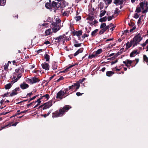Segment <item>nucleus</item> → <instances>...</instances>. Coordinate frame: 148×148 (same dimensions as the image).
Returning a JSON list of instances; mask_svg holds the SVG:
<instances>
[{
  "instance_id": "17",
  "label": "nucleus",
  "mask_w": 148,
  "mask_h": 148,
  "mask_svg": "<svg viewBox=\"0 0 148 148\" xmlns=\"http://www.w3.org/2000/svg\"><path fill=\"white\" fill-rule=\"evenodd\" d=\"M52 8H54L56 7H57L58 8L60 5V3H58L55 2L53 1L51 3V5Z\"/></svg>"
},
{
  "instance_id": "29",
  "label": "nucleus",
  "mask_w": 148,
  "mask_h": 148,
  "mask_svg": "<svg viewBox=\"0 0 148 148\" xmlns=\"http://www.w3.org/2000/svg\"><path fill=\"white\" fill-rule=\"evenodd\" d=\"M74 66V65H71L67 68L64 71H62V72H67L69 70V69Z\"/></svg>"
},
{
  "instance_id": "5",
  "label": "nucleus",
  "mask_w": 148,
  "mask_h": 148,
  "mask_svg": "<svg viewBox=\"0 0 148 148\" xmlns=\"http://www.w3.org/2000/svg\"><path fill=\"white\" fill-rule=\"evenodd\" d=\"M52 25L53 26V30L54 33L56 32L60 29V25L56 23H52Z\"/></svg>"
},
{
  "instance_id": "33",
  "label": "nucleus",
  "mask_w": 148,
  "mask_h": 148,
  "mask_svg": "<svg viewBox=\"0 0 148 148\" xmlns=\"http://www.w3.org/2000/svg\"><path fill=\"white\" fill-rule=\"evenodd\" d=\"M104 2L106 4H109L111 3L112 0H104Z\"/></svg>"
},
{
  "instance_id": "23",
  "label": "nucleus",
  "mask_w": 148,
  "mask_h": 148,
  "mask_svg": "<svg viewBox=\"0 0 148 148\" xmlns=\"http://www.w3.org/2000/svg\"><path fill=\"white\" fill-rule=\"evenodd\" d=\"M44 58L46 59V61H49V56L47 54H46L44 56Z\"/></svg>"
},
{
  "instance_id": "54",
  "label": "nucleus",
  "mask_w": 148,
  "mask_h": 148,
  "mask_svg": "<svg viewBox=\"0 0 148 148\" xmlns=\"http://www.w3.org/2000/svg\"><path fill=\"white\" fill-rule=\"evenodd\" d=\"M58 1V3H60L61 4V2H63L64 1V0H57Z\"/></svg>"
},
{
  "instance_id": "42",
  "label": "nucleus",
  "mask_w": 148,
  "mask_h": 148,
  "mask_svg": "<svg viewBox=\"0 0 148 148\" xmlns=\"http://www.w3.org/2000/svg\"><path fill=\"white\" fill-rule=\"evenodd\" d=\"M141 11V9L140 8L138 7L137 8L136 10V12H137L138 13H139Z\"/></svg>"
},
{
  "instance_id": "38",
  "label": "nucleus",
  "mask_w": 148,
  "mask_h": 148,
  "mask_svg": "<svg viewBox=\"0 0 148 148\" xmlns=\"http://www.w3.org/2000/svg\"><path fill=\"white\" fill-rule=\"evenodd\" d=\"M144 60L145 61L147 62H148V59L147 57L145 55H144L143 56Z\"/></svg>"
},
{
  "instance_id": "3",
  "label": "nucleus",
  "mask_w": 148,
  "mask_h": 148,
  "mask_svg": "<svg viewBox=\"0 0 148 148\" xmlns=\"http://www.w3.org/2000/svg\"><path fill=\"white\" fill-rule=\"evenodd\" d=\"M142 39V38L141 37L139 34L135 36L132 40L134 42V47Z\"/></svg>"
},
{
  "instance_id": "27",
  "label": "nucleus",
  "mask_w": 148,
  "mask_h": 148,
  "mask_svg": "<svg viewBox=\"0 0 148 148\" xmlns=\"http://www.w3.org/2000/svg\"><path fill=\"white\" fill-rule=\"evenodd\" d=\"M57 64L55 62H54L52 64V67L53 69L55 70L57 69Z\"/></svg>"
},
{
  "instance_id": "53",
  "label": "nucleus",
  "mask_w": 148,
  "mask_h": 148,
  "mask_svg": "<svg viewBox=\"0 0 148 148\" xmlns=\"http://www.w3.org/2000/svg\"><path fill=\"white\" fill-rule=\"evenodd\" d=\"M36 97V96H35L34 97H33L32 98H31L29 101V102L30 101H31V100H33L34 99H35Z\"/></svg>"
},
{
  "instance_id": "25",
  "label": "nucleus",
  "mask_w": 148,
  "mask_h": 148,
  "mask_svg": "<svg viewBox=\"0 0 148 148\" xmlns=\"http://www.w3.org/2000/svg\"><path fill=\"white\" fill-rule=\"evenodd\" d=\"M106 12V11L105 10H102L101 11V12L100 14V16L102 17L103 16Z\"/></svg>"
},
{
  "instance_id": "60",
  "label": "nucleus",
  "mask_w": 148,
  "mask_h": 148,
  "mask_svg": "<svg viewBox=\"0 0 148 148\" xmlns=\"http://www.w3.org/2000/svg\"><path fill=\"white\" fill-rule=\"evenodd\" d=\"M118 8H116V10L114 11V13H115V14H116V13H118L117 10H118Z\"/></svg>"
},
{
  "instance_id": "49",
  "label": "nucleus",
  "mask_w": 148,
  "mask_h": 148,
  "mask_svg": "<svg viewBox=\"0 0 148 148\" xmlns=\"http://www.w3.org/2000/svg\"><path fill=\"white\" fill-rule=\"evenodd\" d=\"M113 17V16H110L108 17V21H110L112 19V17Z\"/></svg>"
},
{
  "instance_id": "48",
  "label": "nucleus",
  "mask_w": 148,
  "mask_h": 148,
  "mask_svg": "<svg viewBox=\"0 0 148 148\" xmlns=\"http://www.w3.org/2000/svg\"><path fill=\"white\" fill-rule=\"evenodd\" d=\"M60 22L61 20L60 19H58L56 22H54V23H56L58 24V25H60Z\"/></svg>"
},
{
  "instance_id": "22",
  "label": "nucleus",
  "mask_w": 148,
  "mask_h": 148,
  "mask_svg": "<svg viewBox=\"0 0 148 148\" xmlns=\"http://www.w3.org/2000/svg\"><path fill=\"white\" fill-rule=\"evenodd\" d=\"M107 18L106 16H105L102 18H100L99 20V21L100 22H105L106 21Z\"/></svg>"
},
{
  "instance_id": "15",
  "label": "nucleus",
  "mask_w": 148,
  "mask_h": 148,
  "mask_svg": "<svg viewBox=\"0 0 148 148\" xmlns=\"http://www.w3.org/2000/svg\"><path fill=\"white\" fill-rule=\"evenodd\" d=\"M123 0H114L113 3L116 5L122 4L123 2Z\"/></svg>"
},
{
  "instance_id": "1",
  "label": "nucleus",
  "mask_w": 148,
  "mask_h": 148,
  "mask_svg": "<svg viewBox=\"0 0 148 148\" xmlns=\"http://www.w3.org/2000/svg\"><path fill=\"white\" fill-rule=\"evenodd\" d=\"M69 109V108L68 106H66L64 107L62 109L60 110L55 112L53 113L52 117L53 118L58 117L62 116L65 112L67 111Z\"/></svg>"
},
{
  "instance_id": "30",
  "label": "nucleus",
  "mask_w": 148,
  "mask_h": 148,
  "mask_svg": "<svg viewBox=\"0 0 148 148\" xmlns=\"http://www.w3.org/2000/svg\"><path fill=\"white\" fill-rule=\"evenodd\" d=\"M94 16L92 15H89L87 18V19L88 20L90 21H92L94 19Z\"/></svg>"
},
{
  "instance_id": "8",
  "label": "nucleus",
  "mask_w": 148,
  "mask_h": 148,
  "mask_svg": "<svg viewBox=\"0 0 148 148\" xmlns=\"http://www.w3.org/2000/svg\"><path fill=\"white\" fill-rule=\"evenodd\" d=\"M43 97H45L47 99H48L49 98V96L48 94H46L45 95H43L40 98L38 99L36 101V102H37L38 103V104H37L34 107V108H35L36 107H37L40 103L41 101H40V99H42Z\"/></svg>"
},
{
  "instance_id": "63",
  "label": "nucleus",
  "mask_w": 148,
  "mask_h": 148,
  "mask_svg": "<svg viewBox=\"0 0 148 148\" xmlns=\"http://www.w3.org/2000/svg\"><path fill=\"white\" fill-rule=\"evenodd\" d=\"M106 29V30H107V29H108L109 28H110V26H109L108 25V26H106L105 27Z\"/></svg>"
},
{
  "instance_id": "14",
  "label": "nucleus",
  "mask_w": 148,
  "mask_h": 148,
  "mask_svg": "<svg viewBox=\"0 0 148 148\" xmlns=\"http://www.w3.org/2000/svg\"><path fill=\"white\" fill-rule=\"evenodd\" d=\"M21 88L23 89H25L28 88L29 85L23 82V83L21 84Z\"/></svg>"
},
{
  "instance_id": "55",
  "label": "nucleus",
  "mask_w": 148,
  "mask_h": 148,
  "mask_svg": "<svg viewBox=\"0 0 148 148\" xmlns=\"http://www.w3.org/2000/svg\"><path fill=\"white\" fill-rule=\"evenodd\" d=\"M117 62V60H116L115 61H112V62H111V64L112 65L113 64L115 63H116Z\"/></svg>"
},
{
  "instance_id": "9",
  "label": "nucleus",
  "mask_w": 148,
  "mask_h": 148,
  "mask_svg": "<svg viewBox=\"0 0 148 148\" xmlns=\"http://www.w3.org/2000/svg\"><path fill=\"white\" fill-rule=\"evenodd\" d=\"M42 68L46 70H49V64L46 62H44L41 64Z\"/></svg>"
},
{
  "instance_id": "51",
  "label": "nucleus",
  "mask_w": 148,
  "mask_h": 148,
  "mask_svg": "<svg viewBox=\"0 0 148 148\" xmlns=\"http://www.w3.org/2000/svg\"><path fill=\"white\" fill-rule=\"evenodd\" d=\"M88 35L87 34H84L82 36V38L83 39L85 37H87L88 36Z\"/></svg>"
},
{
  "instance_id": "37",
  "label": "nucleus",
  "mask_w": 148,
  "mask_h": 148,
  "mask_svg": "<svg viewBox=\"0 0 148 148\" xmlns=\"http://www.w3.org/2000/svg\"><path fill=\"white\" fill-rule=\"evenodd\" d=\"M106 26V24L105 23H102L100 26V28L102 29L104 28Z\"/></svg>"
},
{
  "instance_id": "28",
  "label": "nucleus",
  "mask_w": 148,
  "mask_h": 148,
  "mask_svg": "<svg viewBox=\"0 0 148 148\" xmlns=\"http://www.w3.org/2000/svg\"><path fill=\"white\" fill-rule=\"evenodd\" d=\"M17 94V92L15 91L14 90H13L12 91V92L10 94V96L12 97Z\"/></svg>"
},
{
  "instance_id": "45",
  "label": "nucleus",
  "mask_w": 148,
  "mask_h": 148,
  "mask_svg": "<svg viewBox=\"0 0 148 148\" xmlns=\"http://www.w3.org/2000/svg\"><path fill=\"white\" fill-rule=\"evenodd\" d=\"M139 17V15L137 13H135L134 15V18H138Z\"/></svg>"
},
{
  "instance_id": "2",
  "label": "nucleus",
  "mask_w": 148,
  "mask_h": 148,
  "mask_svg": "<svg viewBox=\"0 0 148 148\" xmlns=\"http://www.w3.org/2000/svg\"><path fill=\"white\" fill-rule=\"evenodd\" d=\"M20 69L19 68H18L15 70L16 72L14 73L12 79H14L11 82L12 84L17 82L18 80L21 77V75L20 72Z\"/></svg>"
},
{
  "instance_id": "13",
  "label": "nucleus",
  "mask_w": 148,
  "mask_h": 148,
  "mask_svg": "<svg viewBox=\"0 0 148 148\" xmlns=\"http://www.w3.org/2000/svg\"><path fill=\"white\" fill-rule=\"evenodd\" d=\"M82 31L79 30L78 31H74L73 32V34L74 35H76L77 36H79L82 35Z\"/></svg>"
},
{
  "instance_id": "52",
  "label": "nucleus",
  "mask_w": 148,
  "mask_h": 148,
  "mask_svg": "<svg viewBox=\"0 0 148 148\" xmlns=\"http://www.w3.org/2000/svg\"><path fill=\"white\" fill-rule=\"evenodd\" d=\"M136 28L135 27H133L132 29H131L130 30V32H132Z\"/></svg>"
},
{
  "instance_id": "21",
  "label": "nucleus",
  "mask_w": 148,
  "mask_h": 148,
  "mask_svg": "<svg viewBox=\"0 0 148 148\" xmlns=\"http://www.w3.org/2000/svg\"><path fill=\"white\" fill-rule=\"evenodd\" d=\"M137 51V50H134L130 54V56L131 57H132L134 56V55L138 54Z\"/></svg>"
},
{
  "instance_id": "47",
  "label": "nucleus",
  "mask_w": 148,
  "mask_h": 148,
  "mask_svg": "<svg viewBox=\"0 0 148 148\" xmlns=\"http://www.w3.org/2000/svg\"><path fill=\"white\" fill-rule=\"evenodd\" d=\"M83 94V93H81L80 92H77L76 93V95L77 96H81Z\"/></svg>"
},
{
  "instance_id": "46",
  "label": "nucleus",
  "mask_w": 148,
  "mask_h": 148,
  "mask_svg": "<svg viewBox=\"0 0 148 148\" xmlns=\"http://www.w3.org/2000/svg\"><path fill=\"white\" fill-rule=\"evenodd\" d=\"M63 15L65 16H68L69 14L68 12H64L63 14Z\"/></svg>"
},
{
  "instance_id": "40",
  "label": "nucleus",
  "mask_w": 148,
  "mask_h": 148,
  "mask_svg": "<svg viewBox=\"0 0 148 148\" xmlns=\"http://www.w3.org/2000/svg\"><path fill=\"white\" fill-rule=\"evenodd\" d=\"M81 44H82L81 43L76 44H74V46L75 47H79L81 46Z\"/></svg>"
},
{
  "instance_id": "24",
  "label": "nucleus",
  "mask_w": 148,
  "mask_h": 148,
  "mask_svg": "<svg viewBox=\"0 0 148 148\" xmlns=\"http://www.w3.org/2000/svg\"><path fill=\"white\" fill-rule=\"evenodd\" d=\"M12 85L11 84H8L5 85V88L6 89H9L11 87Z\"/></svg>"
},
{
  "instance_id": "4",
  "label": "nucleus",
  "mask_w": 148,
  "mask_h": 148,
  "mask_svg": "<svg viewBox=\"0 0 148 148\" xmlns=\"http://www.w3.org/2000/svg\"><path fill=\"white\" fill-rule=\"evenodd\" d=\"M64 90H66L65 92L64 91L61 90L57 93L56 97V98H59L61 99H62L63 98V96H64V94L66 93V91L67 90V89H65Z\"/></svg>"
},
{
  "instance_id": "61",
  "label": "nucleus",
  "mask_w": 148,
  "mask_h": 148,
  "mask_svg": "<svg viewBox=\"0 0 148 148\" xmlns=\"http://www.w3.org/2000/svg\"><path fill=\"white\" fill-rule=\"evenodd\" d=\"M18 123V122H16L15 123L13 124L12 125V126H16L17 124Z\"/></svg>"
},
{
  "instance_id": "19",
  "label": "nucleus",
  "mask_w": 148,
  "mask_h": 148,
  "mask_svg": "<svg viewBox=\"0 0 148 148\" xmlns=\"http://www.w3.org/2000/svg\"><path fill=\"white\" fill-rule=\"evenodd\" d=\"M50 2L49 3H46L45 6V7L49 9H51L52 8V7L51 5V3H50L51 2V0H49V1Z\"/></svg>"
},
{
  "instance_id": "6",
  "label": "nucleus",
  "mask_w": 148,
  "mask_h": 148,
  "mask_svg": "<svg viewBox=\"0 0 148 148\" xmlns=\"http://www.w3.org/2000/svg\"><path fill=\"white\" fill-rule=\"evenodd\" d=\"M79 83L77 82L75 83L73 85L71 86H69V89H72V90L75 89L77 90L79 88Z\"/></svg>"
},
{
  "instance_id": "41",
  "label": "nucleus",
  "mask_w": 148,
  "mask_h": 148,
  "mask_svg": "<svg viewBox=\"0 0 148 148\" xmlns=\"http://www.w3.org/2000/svg\"><path fill=\"white\" fill-rule=\"evenodd\" d=\"M83 50V48H81L79 49L77 51L79 53H82Z\"/></svg>"
},
{
  "instance_id": "44",
  "label": "nucleus",
  "mask_w": 148,
  "mask_h": 148,
  "mask_svg": "<svg viewBox=\"0 0 148 148\" xmlns=\"http://www.w3.org/2000/svg\"><path fill=\"white\" fill-rule=\"evenodd\" d=\"M51 111H49L47 114H45L43 115V116L44 117H46V116H48L51 113Z\"/></svg>"
},
{
  "instance_id": "31",
  "label": "nucleus",
  "mask_w": 148,
  "mask_h": 148,
  "mask_svg": "<svg viewBox=\"0 0 148 148\" xmlns=\"http://www.w3.org/2000/svg\"><path fill=\"white\" fill-rule=\"evenodd\" d=\"M51 30V29H48L47 30L45 31V34L47 35H49L51 33L50 31Z\"/></svg>"
},
{
  "instance_id": "34",
  "label": "nucleus",
  "mask_w": 148,
  "mask_h": 148,
  "mask_svg": "<svg viewBox=\"0 0 148 148\" xmlns=\"http://www.w3.org/2000/svg\"><path fill=\"white\" fill-rule=\"evenodd\" d=\"M75 19L76 21H78L81 19V17L79 16H78L75 17Z\"/></svg>"
},
{
  "instance_id": "20",
  "label": "nucleus",
  "mask_w": 148,
  "mask_h": 148,
  "mask_svg": "<svg viewBox=\"0 0 148 148\" xmlns=\"http://www.w3.org/2000/svg\"><path fill=\"white\" fill-rule=\"evenodd\" d=\"M114 74V72L112 71H107L106 72V75L108 77H110Z\"/></svg>"
},
{
  "instance_id": "18",
  "label": "nucleus",
  "mask_w": 148,
  "mask_h": 148,
  "mask_svg": "<svg viewBox=\"0 0 148 148\" xmlns=\"http://www.w3.org/2000/svg\"><path fill=\"white\" fill-rule=\"evenodd\" d=\"M132 62V61L128 60H127L125 61H123V63L125 64L127 67L130 66L128 64H131Z\"/></svg>"
},
{
  "instance_id": "58",
  "label": "nucleus",
  "mask_w": 148,
  "mask_h": 148,
  "mask_svg": "<svg viewBox=\"0 0 148 148\" xmlns=\"http://www.w3.org/2000/svg\"><path fill=\"white\" fill-rule=\"evenodd\" d=\"M47 25V23H43L41 24V25H40V26H45Z\"/></svg>"
},
{
  "instance_id": "50",
  "label": "nucleus",
  "mask_w": 148,
  "mask_h": 148,
  "mask_svg": "<svg viewBox=\"0 0 148 148\" xmlns=\"http://www.w3.org/2000/svg\"><path fill=\"white\" fill-rule=\"evenodd\" d=\"M64 79V77L62 76L60 77L57 80V82H59L60 80H62Z\"/></svg>"
},
{
  "instance_id": "62",
  "label": "nucleus",
  "mask_w": 148,
  "mask_h": 148,
  "mask_svg": "<svg viewBox=\"0 0 148 148\" xmlns=\"http://www.w3.org/2000/svg\"><path fill=\"white\" fill-rule=\"evenodd\" d=\"M106 69V68L105 67H103V68L101 69V70L102 71L104 72Z\"/></svg>"
},
{
  "instance_id": "35",
  "label": "nucleus",
  "mask_w": 148,
  "mask_h": 148,
  "mask_svg": "<svg viewBox=\"0 0 148 148\" xmlns=\"http://www.w3.org/2000/svg\"><path fill=\"white\" fill-rule=\"evenodd\" d=\"M5 1L6 0H0V5H3Z\"/></svg>"
},
{
  "instance_id": "16",
  "label": "nucleus",
  "mask_w": 148,
  "mask_h": 148,
  "mask_svg": "<svg viewBox=\"0 0 148 148\" xmlns=\"http://www.w3.org/2000/svg\"><path fill=\"white\" fill-rule=\"evenodd\" d=\"M134 42L132 40L130 41V42H128L126 43V48L127 49L130 48L132 45H133V47H134Z\"/></svg>"
},
{
  "instance_id": "43",
  "label": "nucleus",
  "mask_w": 148,
  "mask_h": 148,
  "mask_svg": "<svg viewBox=\"0 0 148 148\" xmlns=\"http://www.w3.org/2000/svg\"><path fill=\"white\" fill-rule=\"evenodd\" d=\"M146 9L142 11V13H146L148 11V7L147 6V7H146Z\"/></svg>"
},
{
  "instance_id": "10",
  "label": "nucleus",
  "mask_w": 148,
  "mask_h": 148,
  "mask_svg": "<svg viewBox=\"0 0 148 148\" xmlns=\"http://www.w3.org/2000/svg\"><path fill=\"white\" fill-rule=\"evenodd\" d=\"M140 5L142 9L144 10L145 8L148 5V3L146 1H144V2L140 3Z\"/></svg>"
},
{
  "instance_id": "39",
  "label": "nucleus",
  "mask_w": 148,
  "mask_h": 148,
  "mask_svg": "<svg viewBox=\"0 0 148 148\" xmlns=\"http://www.w3.org/2000/svg\"><path fill=\"white\" fill-rule=\"evenodd\" d=\"M9 66V64L8 63L6 64L4 66V69L5 70H6L7 69Z\"/></svg>"
},
{
  "instance_id": "7",
  "label": "nucleus",
  "mask_w": 148,
  "mask_h": 148,
  "mask_svg": "<svg viewBox=\"0 0 148 148\" xmlns=\"http://www.w3.org/2000/svg\"><path fill=\"white\" fill-rule=\"evenodd\" d=\"M27 81L32 84H33L39 82V80L37 78L34 77L30 79L28 78Z\"/></svg>"
},
{
  "instance_id": "32",
  "label": "nucleus",
  "mask_w": 148,
  "mask_h": 148,
  "mask_svg": "<svg viewBox=\"0 0 148 148\" xmlns=\"http://www.w3.org/2000/svg\"><path fill=\"white\" fill-rule=\"evenodd\" d=\"M102 50L101 49H98L95 52L97 56L98 54H100L102 52Z\"/></svg>"
},
{
  "instance_id": "11",
  "label": "nucleus",
  "mask_w": 148,
  "mask_h": 148,
  "mask_svg": "<svg viewBox=\"0 0 148 148\" xmlns=\"http://www.w3.org/2000/svg\"><path fill=\"white\" fill-rule=\"evenodd\" d=\"M51 102L49 101L45 104V106L43 108V109H46L49 108L52 106Z\"/></svg>"
},
{
  "instance_id": "57",
  "label": "nucleus",
  "mask_w": 148,
  "mask_h": 148,
  "mask_svg": "<svg viewBox=\"0 0 148 148\" xmlns=\"http://www.w3.org/2000/svg\"><path fill=\"white\" fill-rule=\"evenodd\" d=\"M79 53L77 52V51L74 54V56H76L78 54H79Z\"/></svg>"
},
{
  "instance_id": "56",
  "label": "nucleus",
  "mask_w": 148,
  "mask_h": 148,
  "mask_svg": "<svg viewBox=\"0 0 148 148\" xmlns=\"http://www.w3.org/2000/svg\"><path fill=\"white\" fill-rule=\"evenodd\" d=\"M104 32L102 29H101L99 32V33L100 34H102Z\"/></svg>"
},
{
  "instance_id": "59",
  "label": "nucleus",
  "mask_w": 148,
  "mask_h": 148,
  "mask_svg": "<svg viewBox=\"0 0 148 148\" xmlns=\"http://www.w3.org/2000/svg\"><path fill=\"white\" fill-rule=\"evenodd\" d=\"M44 44H46V45H47V44H50V42L48 41H45L44 42Z\"/></svg>"
},
{
  "instance_id": "36",
  "label": "nucleus",
  "mask_w": 148,
  "mask_h": 148,
  "mask_svg": "<svg viewBox=\"0 0 148 148\" xmlns=\"http://www.w3.org/2000/svg\"><path fill=\"white\" fill-rule=\"evenodd\" d=\"M98 31V29H96L93 31L91 35L92 36H94V35Z\"/></svg>"
},
{
  "instance_id": "12",
  "label": "nucleus",
  "mask_w": 148,
  "mask_h": 148,
  "mask_svg": "<svg viewBox=\"0 0 148 148\" xmlns=\"http://www.w3.org/2000/svg\"><path fill=\"white\" fill-rule=\"evenodd\" d=\"M65 38L64 36H60L59 37H57L56 38L55 40H57L58 41L61 42L64 40Z\"/></svg>"
},
{
  "instance_id": "64",
  "label": "nucleus",
  "mask_w": 148,
  "mask_h": 148,
  "mask_svg": "<svg viewBox=\"0 0 148 148\" xmlns=\"http://www.w3.org/2000/svg\"><path fill=\"white\" fill-rule=\"evenodd\" d=\"M146 42H145V43L143 44L142 45V46L143 47H144L146 45Z\"/></svg>"
},
{
  "instance_id": "26",
  "label": "nucleus",
  "mask_w": 148,
  "mask_h": 148,
  "mask_svg": "<svg viewBox=\"0 0 148 148\" xmlns=\"http://www.w3.org/2000/svg\"><path fill=\"white\" fill-rule=\"evenodd\" d=\"M96 56H97L96 54L95 53V52H94L92 54L89 56L88 58L90 59H92Z\"/></svg>"
}]
</instances>
